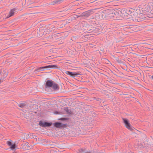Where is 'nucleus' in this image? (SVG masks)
I'll list each match as a JSON object with an SVG mask.
<instances>
[{
  "label": "nucleus",
  "mask_w": 153,
  "mask_h": 153,
  "mask_svg": "<svg viewBox=\"0 0 153 153\" xmlns=\"http://www.w3.org/2000/svg\"><path fill=\"white\" fill-rule=\"evenodd\" d=\"M114 17H118L121 16V9H118L116 10H114Z\"/></svg>",
  "instance_id": "6"
},
{
  "label": "nucleus",
  "mask_w": 153,
  "mask_h": 153,
  "mask_svg": "<svg viewBox=\"0 0 153 153\" xmlns=\"http://www.w3.org/2000/svg\"><path fill=\"white\" fill-rule=\"evenodd\" d=\"M54 126L56 127L59 128L62 126L61 123H56L54 124Z\"/></svg>",
  "instance_id": "13"
},
{
  "label": "nucleus",
  "mask_w": 153,
  "mask_h": 153,
  "mask_svg": "<svg viewBox=\"0 0 153 153\" xmlns=\"http://www.w3.org/2000/svg\"><path fill=\"white\" fill-rule=\"evenodd\" d=\"M85 15H88V16L90 15V13L89 12H86L84 13Z\"/></svg>",
  "instance_id": "15"
},
{
  "label": "nucleus",
  "mask_w": 153,
  "mask_h": 153,
  "mask_svg": "<svg viewBox=\"0 0 153 153\" xmlns=\"http://www.w3.org/2000/svg\"><path fill=\"white\" fill-rule=\"evenodd\" d=\"M58 68V67L56 65H49L46 66H45L41 67L39 68V69H40L42 68Z\"/></svg>",
  "instance_id": "10"
},
{
  "label": "nucleus",
  "mask_w": 153,
  "mask_h": 153,
  "mask_svg": "<svg viewBox=\"0 0 153 153\" xmlns=\"http://www.w3.org/2000/svg\"><path fill=\"white\" fill-rule=\"evenodd\" d=\"M122 120L123 121V123L125 124V127L128 129L131 130H133V128L131 126L128 120L127 119L124 118H122Z\"/></svg>",
  "instance_id": "3"
},
{
  "label": "nucleus",
  "mask_w": 153,
  "mask_h": 153,
  "mask_svg": "<svg viewBox=\"0 0 153 153\" xmlns=\"http://www.w3.org/2000/svg\"><path fill=\"white\" fill-rule=\"evenodd\" d=\"M7 73H6V74H5V75H4L5 76H7Z\"/></svg>",
  "instance_id": "16"
},
{
  "label": "nucleus",
  "mask_w": 153,
  "mask_h": 153,
  "mask_svg": "<svg viewBox=\"0 0 153 153\" xmlns=\"http://www.w3.org/2000/svg\"><path fill=\"white\" fill-rule=\"evenodd\" d=\"M121 16L122 17H126V16H128L126 9H121Z\"/></svg>",
  "instance_id": "9"
},
{
  "label": "nucleus",
  "mask_w": 153,
  "mask_h": 153,
  "mask_svg": "<svg viewBox=\"0 0 153 153\" xmlns=\"http://www.w3.org/2000/svg\"><path fill=\"white\" fill-rule=\"evenodd\" d=\"M7 144L10 146V148L12 150H14L16 149V146L15 144H13L10 142H7Z\"/></svg>",
  "instance_id": "8"
},
{
  "label": "nucleus",
  "mask_w": 153,
  "mask_h": 153,
  "mask_svg": "<svg viewBox=\"0 0 153 153\" xmlns=\"http://www.w3.org/2000/svg\"><path fill=\"white\" fill-rule=\"evenodd\" d=\"M3 81L1 79H0V83L2 82Z\"/></svg>",
  "instance_id": "17"
},
{
  "label": "nucleus",
  "mask_w": 153,
  "mask_h": 153,
  "mask_svg": "<svg viewBox=\"0 0 153 153\" xmlns=\"http://www.w3.org/2000/svg\"><path fill=\"white\" fill-rule=\"evenodd\" d=\"M127 13L128 15H130L132 17L135 16L134 12L135 9L134 8H128L126 9Z\"/></svg>",
  "instance_id": "4"
},
{
  "label": "nucleus",
  "mask_w": 153,
  "mask_h": 153,
  "mask_svg": "<svg viewBox=\"0 0 153 153\" xmlns=\"http://www.w3.org/2000/svg\"><path fill=\"white\" fill-rule=\"evenodd\" d=\"M134 9H135V16L141 19H144L145 17L143 16V14L141 13L140 9V8L138 9L136 7H134Z\"/></svg>",
  "instance_id": "2"
},
{
  "label": "nucleus",
  "mask_w": 153,
  "mask_h": 153,
  "mask_svg": "<svg viewBox=\"0 0 153 153\" xmlns=\"http://www.w3.org/2000/svg\"><path fill=\"white\" fill-rule=\"evenodd\" d=\"M17 12V9L16 8H14L11 10L9 12V17L14 15L15 13Z\"/></svg>",
  "instance_id": "11"
},
{
  "label": "nucleus",
  "mask_w": 153,
  "mask_h": 153,
  "mask_svg": "<svg viewBox=\"0 0 153 153\" xmlns=\"http://www.w3.org/2000/svg\"><path fill=\"white\" fill-rule=\"evenodd\" d=\"M151 78L153 79V75L151 76Z\"/></svg>",
  "instance_id": "18"
},
{
  "label": "nucleus",
  "mask_w": 153,
  "mask_h": 153,
  "mask_svg": "<svg viewBox=\"0 0 153 153\" xmlns=\"http://www.w3.org/2000/svg\"><path fill=\"white\" fill-rule=\"evenodd\" d=\"M52 87L54 89H56L57 88H58L57 85V84H53V85L52 86Z\"/></svg>",
  "instance_id": "14"
},
{
  "label": "nucleus",
  "mask_w": 153,
  "mask_h": 153,
  "mask_svg": "<svg viewBox=\"0 0 153 153\" xmlns=\"http://www.w3.org/2000/svg\"><path fill=\"white\" fill-rule=\"evenodd\" d=\"M65 73L68 75H70L72 77H75L77 76L79 74L76 72H73L71 71H65Z\"/></svg>",
  "instance_id": "5"
},
{
  "label": "nucleus",
  "mask_w": 153,
  "mask_h": 153,
  "mask_svg": "<svg viewBox=\"0 0 153 153\" xmlns=\"http://www.w3.org/2000/svg\"><path fill=\"white\" fill-rule=\"evenodd\" d=\"M39 125L42 127L49 126L51 125V123L40 121L39 122Z\"/></svg>",
  "instance_id": "7"
},
{
  "label": "nucleus",
  "mask_w": 153,
  "mask_h": 153,
  "mask_svg": "<svg viewBox=\"0 0 153 153\" xmlns=\"http://www.w3.org/2000/svg\"><path fill=\"white\" fill-rule=\"evenodd\" d=\"M114 10H108L106 11V12L102 14V16H104L105 18L113 19L115 15L114 14Z\"/></svg>",
  "instance_id": "1"
},
{
  "label": "nucleus",
  "mask_w": 153,
  "mask_h": 153,
  "mask_svg": "<svg viewBox=\"0 0 153 153\" xmlns=\"http://www.w3.org/2000/svg\"><path fill=\"white\" fill-rule=\"evenodd\" d=\"M53 84L52 82L50 80H48L46 83V85L48 87H52L53 85Z\"/></svg>",
  "instance_id": "12"
}]
</instances>
